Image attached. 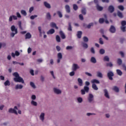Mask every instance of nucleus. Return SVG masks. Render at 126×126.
Here are the masks:
<instances>
[{"mask_svg": "<svg viewBox=\"0 0 126 126\" xmlns=\"http://www.w3.org/2000/svg\"><path fill=\"white\" fill-rule=\"evenodd\" d=\"M103 61L104 62H110V58L107 56H106L104 57Z\"/></svg>", "mask_w": 126, "mask_h": 126, "instance_id": "obj_35", "label": "nucleus"}, {"mask_svg": "<svg viewBox=\"0 0 126 126\" xmlns=\"http://www.w3.org/2000/svg\"><path fill=\"white\" fill-rule=\"evenodd\" d=\"M103 91L104 93V96H105L106 98H107V99H110V96L108 93V90H107V89H104Z\"/></svg>", "mask_w": 126, "mask_h": 126, "instance_id": "obj_10", "label": "nucleus"}, {"mask_svg": "<svg viewBox=\"0 0 126 126\" xmlns=\"http://www.w3.org/2000/svg\"><path fill=\"white\" fill-rule=\"evenodd\" d=\"M77 101L79 103H82V101H83V99H82V98L81 97H78L77 98Z\"/></svg>", "mask_w": 126, "mask_h": 126, "instance_id": "obj_54", "label": "nucleus"}, {"mask_svg": "<svg viewBox=\"0 0 126 126\" xmlns=\"http://www.w3.org/2000/svg\"><path fill=\"white\" fill-rule=\"evenodd\" d=\"M11 31L12 32H12L10 34V36L12 37H14L15 36V34H17L18 33V31H17V28H15V26L13 25L11 27Z\"/></svg>", "mask_w": 126, "mask_h": 126, "instance_id": "obj_2", "label": "nucleus"}, {"mask_svg": "<svg viewBox=\"0 0 126 126\" xmlns=\"http://www.w3.org/2000/svg\"><path fill=\"white\" fill-rule=\"evenodd\" d=\"M54 92L56 94H61L62 93V91L60 90L59 89H58L56 88H54Z\"/></svg>", "mask_w": 126, "mask_h": 126, "instance_id": "obj_15", "label": "nucleus"}, {"mask_svg": "<svg viewBox=\"0 0 126 126\" xmlns=\"http://www.w3.org/2000/svg\"><path fill=\"white\" fill-rule=\"evenodd\" d=\"M121 25L122 26L120 27L121 28V30H122V31L123 32H126V21H122L121 22Z\"/></svg>", "mask_w": 126, "mask_h": 126, "instance_id": "obj_3", "label": "nucleus"}, {"mask_svg": "<svg viewBox=\"0 0 126 126\" xmlns=\"http://www.w3.org/2000/svg\"><path fill=\"white\" fill-rule=\"evenodd\" d=\"M96 9L98 10V11H102L103 10V7L99 6V5H96Z\"/></svg>", "mask_w": 126, "mask_h": 126, "instance_id": "obj_24", "label": "nucleus"}, {"mask_svg": "<svg viewBox=\"0 0 126 126\" xmlns=\"http://www.w3.org/2000/svg\"><path fill=\"white\" fill-rule=\"evenodd\" d=\"M51 27L55 28L56 29H59V27L57 26V24L54 22H52L50 23Z\"/></svg>", "mask_w": 126, "mask_h": 126, "instance_id": "obj_13", "label": "nucleus"}, {"mask_svg": "<svg viewBox=\"0 0 126 126\" xmlns=\"http://www.w3.org/2000/svg\"><path fill=\"white\" fill-rule=\"evenodd\" d=\"M106 66H110V67H112V66H113V63L111 62L106 63Z\"/></svg>", "mask_w": 126, "mask_h": 126, "instance_id": "obj_50", "label": "nucleus"}, {"mask_svg": "<svg viewBox=\"0 0 126 126\" xmlns=\"http://www.w3.org/2000/svg\"><path fill=\"white\" fill-rule=\"evenodd\" d=\"M113 90H114V91H115V92H117V93L119 92V91H120V89L117 86L113 87Z\"/></svg>", "mask_w": 126, "mask_h": 126, "instance_id": "obj_27", "label": "nucleus"}, {"mask_svg": "<svg viewBox=\"0 0 126 126\" xmlns=\"http://www.w3.org/2000/svg\"><path fill=\"white\" fill-rule=\"evenodd\" d=\"M91 83L92 84H95V83H96V84H100V81L96 79H93L91 81Z\"/></svg>", "mask_w": 126, "mask_h": 126, "instance_id": "obj_11", "label": "nucleus"}, {"mask_svg": "<svg viewBox=\"0 0 126 126\" xmlns=\"http://www.w3.org/2000/svg\"><path fill=\"white\" fill-rule=\"evenodd\" d=\"M38 16L37 15H32L31 16L30 18L31 19H35V18H36V17H37Z\"/></svg>", "mask_w": 126, "mask_h": 126, "instance_id": "obj_53", "label": "nucleus"}, {"mask_svg": "<svg viewBox=\"0 0 126 126\" xmlns=\"http://www.w3.org/2000/svg\"><path fill=\"white\" fill-rule=\"evenodd\" d=\"M59 34L62 39H65V35L64 34V33H63V31H60Z\"/></svg>", "mask_w": 126, "mask_h": 126, "instance_id": "obj_12", "label": "nucleus"}, {"mask_svg": "<svg viewBox=\"0 0 126 126\" xmlns=\"http://www.w3.org/2000/svg\"><path fill=\"white\" fill-rule=\"evenodd\" d=\"M65 8L66 11V12H67V13H69V12H70V7H69V5H66L65 6Z\"/></svg>", "mask_w": 126, "mask_h": 126, "instance_id": "obj_16", "label": "nucleus"}, {"mask_svg": "<svg viewBox=\"0 0 126 126\" xmlns=\"http://www.w3.org/2000/svg\"><path fill=\"white\" fill-rule=\"evenodd\" d=\"M40 120H41V121H42V122L44 121V119H45V113H42L40 114Z\"/></svg>", "mask_w": 126, "mask_h": 126, "instance_id": "obj_21", "label": "nucleus"}, {"mask_svg": "<svg viewBox=\"0 0 126 126\" xmlns=\"http://www.w3.org/2000/svg\"><path fill=\"white\" fill-rule=\"evenodd\" d=\"M31 52H32V49H31V48L29 47L28 49V54H30V53H31Z\"/></svg>", "mask_w": 126, "mask_h": 126, "instance_id": "obj_60", "label": "nucleus"}, {"mask_svg": "<svg viewBox=\"0 0 126 126\" xmlns=\"http://www.w3.org/2000/svg\"><path fill=\"white\" fill-rule=\"evenodd\" d=\"M72 49V46H68L66 47V50H71Z\"/></svg>", "mask_w": 126, "mask_h": 126, "instance_id": "obj_61", "label": "nucleus"}, {"mask_svg": "<svg viewBox=\"0 0 126 126\" xmlns=\"http://www.w3.org/2000/svg\"><path fill=\"white\" fill-rule=\"evenodd\" d=\"M81 12L82 14L85 15V14H86V9L85 8H83L82 9Z\"/></svg>", "mask_w": 126, "mask_h": 126, "instance_id": "obj_44", "label": "nucleus"}, {"mask_svg": "<svg viewBox=\"0 0 126 126\" xmlns=\"http://www.w3.org/2000/svg\"><path fill=\"white\" fill-rule=\"evenodd\" d=\"M38 31L40 33V35H42V33L45 34V32H42V28L41 27H38Z\"/></svg>", "mask_w": 126, "mask_h": 126, "instance_id": "obj_37", "label": "nucleus"}, {"mask_svg": "<svg viewBox=\"0 0 126 126\" xmlns=\"http://www.w3.org/2000/svg\"><path fill=\"white\" fill-rule=\"evenodd\" d=\"M79 68V67L77 64H73L72 65V69L73 70V71H76L77 69H78Z\"/></svg>", "mask_w": 126, "mask_h": 126, "instance_id": "obj_9", "label": "nucleus"}, {"mask_svg": "<svg viewBox=\"0 0 126 126\" xmlns=\"http://www.w3.org/2000/svg\"><path fill=\"white\" fill-rule=\"evenodd\" d=\"M30 85H31V86H32V88H34V89H35V88H36L35 84H34V83H33L32 82H30Z\"/></svg>", "mask_w": 126, "mask_h": 126, "instance_id": "obj_47", "label": "nucleus"}, {"mask_svg": "<svg viewBox=\"0 0 126 126\" xmlns=\"http://www.w3.org/2000/svg\"><path fill=\"white\" fill-rule=\"evenodd\" d=\"M21 24H22L21 21H19L18 23V25L19 26V28H20V29L21 30H23V29L22 28V26H21Z\"/></svg>", "mask_w": 126, "mask_h": 126, "instance_id": "obj_32", "label": "nucleus"}, {"mask_svg": "<svg viewBox=\"0 0 126 126\" xmlns=\"http://www.w3.org/2000/svg\"><path fill=\"white\" fill-rule=\"evenodd\" d=\"M109 32L110 33H116V28L114 26H111L109 29Z\"/></svg>", "mask_w": 126, "mask_h": 126, "instance_id": "obj_7", "label": "nucleus"}, {"mask_svg": "<svg viewBox=\"0 0 126 126\" xmlns=\"http://www.w3.org/2000/svg\"><path fill=\"white\" fill-rule=\"evenodd\" d=\"M91 63H97V61H96V59H95L94 57H92L91 59Z\"/></svg>", "mask_w": 126, "mask_h": 126, "instance_id": "obj_29", "label": "nucleus"}, {"mask_svg": "<svg viewBox=\"0 0 126 126\" xmlns=\"http://www.w3.org/2000/svg\"><path fill=\"white\" fill-rule=\"evenodd\" d=\"M84 41L87 42L89 41L88 37L86 36H84L83 37Z\"/></svg>", "mask_w": 126, "mask_h": 126, "instance_id": "obj_52", "label": "nucleus"}, {"mask_svg": "<svg viewBox=\"0 0 126 126\" xmlns=\"http://www.w3.org/2000/svg\"><path fill=\"white\" fill-rule=\"evenodd\" d=\"M108 11L110 13H113L114 11H115V7L114 6L111 5L109 6L108 8Z\"/></svg>", "mask_w": 126, "mask_h": 126, "instance_id": "obj_6", "label": "nucleus"}, {"mask_svg": "<svg viewBox=\"0 0 126 126\" xmlns=\"http://www.w3.org/2000/svg\"><path fill=\"white\" fill-rule=\"evenodd\" d=\"M25 37L26 39H30L32 37V35L30 33L28 32L26 34Z\"/></svg>", "mask_w": 126, "mask_h": 126, "instance_id": "obj_22", "label": "nucleus"}, {"mask_svg": "<svg viewBox=\"0 0 126 126\" xmlns=\"http://www.w3.org/2000/svg\"><path fill=\"white\" fill-rule=\"evenodd\" d=\"M54 33H55V30L54 29H51L47 32V35H50V34H54Z\"/></svg>", "mask_w": 126, "mask_h": 126, "instance_id": "obj_17", "label": "nucleus"}, {"mask_svg": "<svg viewBox=\"0 0 126 126\" xmlns=\"http://www.w3.org/2000/svg\"><path fill=\"white\" fill-rule=\"evenodd\" d=\"M99 54H100V55H104V54H105V50L103 49H101L99 50Z\"/></svg>", "mask_w": 126, "mask_h": 126, "instance_id": "obj_45", "label": "nucleus"}, {"mask_svg": "<svg viewBox=\"0 0 126 126\" xmlns=\"http://www.w3.org/2000/svg\"><path fill=\"white\" fill-rule=\"evenodd\" d=\"M23 86L22 85H17L15 86V89H22Z\"/></svg>", "mask_w": 126, "mask_h": 126, "instance_id": "obj_23", "label": "nucleus"}, {"mask_svg": "<svg viewBox=\"0 0 126 126\" xmlns=\"http://www.w3.org/2000/svg\"><path fill=\"white\" fill-rule=\"evenodd\" d=\"M68 26L67 28L68 31H72V27H71V23H68Z\"/></svg>", "mask_w": 126, "mask_h": 126, "instance_id": "obj_20", "label": "nucleus"}, {"mask_svg": "<svg viewBox=\"0 0 126 126\" xmlns=\"http://www.w3.org/2000/svg\"><path fill=\"white\" fill-rule=\"evenodd\" d=\"M56 49L58 51V52H60V51H61V47L57 46H56Z\"/></svg>", "mask_w": 126, "mask_h": 126, "instance_id": "obj_64", "label": "nucleus"}, {"mask_svg": "<svg viewBox=\"0 0 126 126\" xmlns=\"http://www.w3.org/2000/svg\"><path fill=\"white\" fill-rule=\"evenodd\" d=\"M93 25H94V23H91L87 26V28L90 29L91 28V26H93Z\"/></svg>", "mask_w": 126, "mask_h": 126, "instance_id": "obj_40", "label": "nucleus"}, {"mask_svg": "<svg viewBox=\"0 0 126 126\" xmlns=\"http://www.w3.org/2000/svg\"><path fill=\"white\" fill-rule=\"evenodd\" d=\"M97 77H100V78H103V74L100 72H97Z\"/></svg>", "mask_w": 126, "mask_h": 126, "instance_id": "obj_25", "label": "nucleus"}, {"mask_svg": "<svg viewBox=\"0 0 126 126\" xmlns=\"http://www.w3.org/2000/svg\"><path fill=\"white\" fill-rule=\"evenodd\" d=\"M124 41H125V38H121L120 39V43H121V44H123Z\"/></svg>", "mask_w": 126, "mask_h": 126, "instance_id": "obj_62", "label": "nucleus"}, {"mask_svg": "<svg viewBox=\"0 0 126 126\" xmlns=\"http://www.w3.org/2000/svg\"><path fill=\"white\" fill-rule=\"evenodd\" d=\"M104 21H105V20L104 19V18H100L99 19V23L100 24H103V23H104Z\"/></svg>", "mask_w": 126, "mask_h": 126, "instance_id": "obj_43", "label": "nucleus"}, {"mask_svg": "<svg viewBox=\"0 0 126 126\" xmlns=\"http://www.w3.org/2000/svg\"><path fill=\"white\" fill-rule=\"evenodd\" d=\"M122 67L124 69V70H125V71H126V64H122Z\"/></svg>", "mask_w": 126, "mask_h": 126, "instance_id": "obj_63", "label": "nucleus"}, {"mask_svg": "<svg viewBox=\"0 0 126 126\" xmlns=\"http://www.w3.org/2000/svg\"><path fill=\"white\" fill-rule=\"evenodd\" d=\"M74 74H75V72H74V71H72L69 73L70 76H73Z\"/></svg>", "mask_w": 126, "mask_h": 126, "instance_id": "obj_55", "label": "nucleus"}, {"mask_svg": "<svg viewBox=\"0 0 126 126\" xmlns=\"http://www.w3.org/2000/svg\"><path fill=\"white\" fill-rule=\"evenodd\" d=\"M78 82L79 86H82V85H83V81H82V79L79 78H78Z\"/></svg>", "mask_w": 126, "mask_h": 126, "instance_id": "obj_19", "label": "nucleus"}, {"mask_svg": "<svg viewBox=\"0 0 126 126\" xmlns=\"http://www.w3.org/2000/svg\"><path fill=\"white\" fill-rule=\"evenodd\" d=\"M118 8L120 9V10H121L122 11H124V9H125V7H124V6L120 5L118 6Z\"/></svg>", "mask_w": 126, "mask_h": 126, "instance_id": "obj_39", "label": "nucleus"}, {"mask_svg": "<svg viewBox=\"0 0 126 126\" xmlns=\"http://www.w3.org/2000/svg\"><path fill=\"white\" fill-rule=\"evenodd\" d=\"M107 76L110 80H113V76H114V73L112 71H109L107 73Z\"/></svg>", "mask_w": 126, "mask_h": 126, "instance_id": "obj_5", "label": "nucleus"}, {"mask_svg": "<svg viewBox=\"0 0 126 126\" xmlns=\"http://www.w3.org/2000/svg\"><path fill=\"white\" fill-rule=\"evenodd\" d=\"M82 46L83 48H85V49H87V48H88V44H87V43L82 42Z\"/></svg>", "mask_w": 126, "mask_h": 126, "instance_id": "obj_41", "label": "nucleus"}, {"mask_svg": "<svg viewBox=\"0 0 126 126\" xmlns=\"http://www.w3.org/2000/svg\"><path fill=\"white\" fill-rule=\"evenodd\" d=\"M15 110H18L17 106H15L14 109L10 108L9 109V113H11L12 114H15V115H18L17 111Z\"/></svg>", "mask_w": 126, "mask_h": 126, "instance_id": "obj_4", "label": "nucleus"}, {"mask_svg": "<svg viewBox=\"0 0 126 126\" xmlns=\"http://www.w3.org/2000/svg\"><path fill=\"white\" fill-rule=\"evenodd\" d=\"M4 85L5 86H9L10 85V82L8 80H7L4 83Z\"/></svg>", "mask_w": 126, "mask_h": 126, "instance_id": "obj_31", "label": "nucleus"}, {"mask_svg": "<svg viewBox=\"0 0 126 126\" xmlns=\"http://www.w3.org/2000/svg\"><path fill=\"white\" fill-rule=\"evenodd\" d=\"M73 9L75 10H77V9H78V6H77V5H76V4H74L73 5Z\"/></svg>", "mask_w": 126, "mask_h": 126, "instance_id": "obj_49", "label": "nucleus"}, {"mask_svg": "<svg viewBox=\"0 0 126 126\" xmlns=\"http://www.w3.org/2000/svg\"><path fill=\"white\" fill-rule=\"evenodd\" d=\"M13 76H15L13 80L15 82H21L23 84H24V80L20 76H19V74L17 72H14L13 74Z\"/></svg>", "mask_w": 126, "mask_h": 126, "instance_id": "obj_1", "label": "nucleus"}, {"mask_svg": "<svg viewBox=\"0 0 126 126\" xmlns=\"http://www.w3.org/2000/svg\"><path fill=\"white\" fill-rule=\"evenodd\" d=\"M91 52L92 53V54H95V50H94V48L92 47L91 48Z\"/></svg>", "mask_w": 126, "mask_h": 126, "instance_id": "obj_58", "label": "nucleus"}, {"mask_svg": "<svg viewBox=\"0 0 126 126\" xmlns=\"http://www.w3.org/2000/svg\"><path fill=\"white\" fill-rule=\"evenodd\" d=\"M46 18L48 20H51V14H50V12H48L46 14Z\"/></svg>", "mask_w": 126, "mask_h": 126, "instance_id": "obj_33", "label": "nucleus"}, {"mask_svg": "<svg viewBox=\"0 0 126 126\" xmlns=\"http://www.w3.org/2000/svg\"><path fill=\"white\" fill-rule=\"evenodd\" d=\"M56 39L57 42H58V43H60V42H61V37L59 35H56Z\"/></svg>", "mask_w": 126, "mask_h": 126, "instance_id": "obj_38", "label": "nucleus"}, {"mask_svg": "<svg viewBox=\"0 0 126 126\" xmlns=\"http://www.w3.org/2000/svg\"><path fill=\"white\" fill-rule=\"evenodd\" d=\"M43 3H44V6H45L46 8H51V4L47 3V1H44Z\"/></svg>", "mask_w": 126, "mask_h": 126, "instance_id": "obj_14", "label": "nucleus"}, {"mask_svg": "<svg viewBox=\"0 0 126 126\" xmlns=\"http://www.w3.org/2000/svg\"><path fill=\"white\" fill-rule=\"evenodd\" d=\"M99 44H100V45H103V44H104V41H103L102 38H99Z\"/></svg>", "mask_w": 126, "mask_h": 126, "instance_id": "obj_56", "label": "nucleus"}, {"mask_svg": "<svg viewBox=\"0 0 126 126\" xmlns=\"http://www.w3.org/2000/svg\"><path fill=\"white\" fill-rule=\"evenodd\" d=\"M117 63L119 65H121L122 63H123V61L121 59H118L117 60Z\"/></svg>", "mask_w": 126, "mask_h": 126, "instance_id": "obj_34", "label": "nucleus"}, {"mask_svg": "<svg viewBox=\"0 0 126 126\" xmlns=\"http://www.w3.org/2000/svg\"><path fill=\"white\" fill-rule=\"evenodd\" d=\"M33 10H34V7H31V8H30V9H29L30 13H31V12H32L33 11Z\"/></svg>", "mask_w": 126, "mask_h": 126, "instance_id": "obj_57", "label": "nucleus"}, {"mask_svg": "<svg viewBox=\"0 0 126 126\" xmlns=\"http://www.w3.org/2000/svg\"><path fill=\"white\" fill-rule=\"evenodd\" d=\"M58 59H60L61 60L63 59V55L61 53L58 54Z\"/></svg>", "mask_w": 126, "mask_h": 126, "instance_id": "obj_46", "label": "nucleus"}, {"mask_svg": "<svg viewBox=\"0 0 126 126\" xmlns=\"http://www.w3.org/2000/svg\"><path fill=\"white\" fill-rule=\"evenodd\" d=\"M84 90H85V92L88 93V92H89V87H88L87 86H85L84 87Z\"/></svg>", "mask_w": 126, "mask_h": 126, "instance_id": "obj_42", "label": "nucleus"}, {"mask_svg": "<svg viewBox=\"0 0 126 126\" xmlns=\"http://www.w3.org/2000/svg\"><path fill=\"white\" fill-rule=\"evenodd\" d=\"M117 15L120 18H123V17H124V16H123V13L122 12H121V11H118L117 12Z\"/></svg>", "mask_w": 126, "mask_h": 126, "instance_id": "obj_26", "label": "nucleus"}, {"mask_svg": "<svg viewBox=\"0 0 126 126\" xmlns=\"http://www.w3.org/2000/svg\"><path fill=\"white\" fill-rule=\"evenodd\" d=\"M57 14H58L60 18H62V17H63V14H62V12H61V11H57Z\"/></svg>", "mask_w": 126, "mask_h": 126, "instance_id": "obj_48", "label": "nucleus"}, {"mask_svg": "<svg viewBox=\"0 0 126 126\" xmlns=\"http://www.w3.org/2000/svg\"><path fill=\"white\" fill-rule=\"evenodd\" d=\"M79 17L80 20H83L84 18H83V15H82V14H80L79 16Z\"/></svg>", "mask_w": 126, "mask_h": 126, "instance_id": "obj_59", "label": "nucleus"}, {"mask_svg": "<svg viewBox=\"0 0 126 126\" xmlns=\"http://www.w3.org/2000/svg\"><path fill=\"white\" fill-rule=\"evenodd\" d=\"M116 72L118 75H120L121 76V75H123V72L120 69H117Z\"/></svg>", "mask_w": 126, "mask_h": 126, "instance_id": "obj_30", "label": "nucleus"}, {"mask_svg": "<svg viewBox=\"0 0 126 126\" xmlns=\"http://www.w3.org/2000/svg\"><path fill=\"white\" fill-rule=\"evenodd\" d=\"M31 104L33 106H37V102L36 101H34V100H32L31 101Z\"/></svg>", "mask_w": 126, "mask_h": 126, "instance_id": "obj_51", "label": "nucleus"}, {"mask_svg": "<svg viewBox=\"0 0 126 126\" xmlns=\"http://www.w3.org/2000/svg\"><path fill=\"white\" fill-rule=\"evenodd\" d=\"M82 35V32L81 31H78L77 36L78 39H80L81 38V36Z\"/></svg>", "mask_w": 126, "mask_h": 126, "instance_id": "obj_18", "label": "nucleus"}, {"mask_svg": "<svg viewBox=\"0 0 126 126\" xmlns=\"http://www.w3.org/2000/svg\"><path fill=\"white\" fill-rule=\"evenodd\" d=\"M92 88L94 90H98V87L96 85V84H92Z\"/></svg>", "mask_w": 126, "mask_h": 126, "instance_id": "obj_28", "label": "nucleus"}, {"mask_svg": "<svg viewBox=\"0 0 126 126\" xmlns=\"http://www.w3.org/2000/svg\"><path fill=\"white\" fill-rule=\"evenodd\" d=\"M21 13L24 16H26L27 15V13H26V11L24 10H22L21 11Z\"/></svg>", "mask_w": 126, "mask_h": 126, "instance_id": "obj_36", "label": "nucleus"}, {"mask_svg": "<svg viewBox=\"0 0 126 126\" xmlns=\"http://www.w3.org/2000/svg\"><path fill=\"white\" fill-rule=\"evenodd\" d=\"M93 98H94L93 94H90L89 95V97L88 98V100L90 103H91V102L93 101Z\"/></svg>", "mask_w": 126, "mask_h": 126, "instance_id": "obj_8", "label": "nucleus"}]
</instances>
